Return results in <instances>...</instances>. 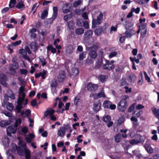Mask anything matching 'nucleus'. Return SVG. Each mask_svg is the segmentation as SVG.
Returning <instances> with one entry per match:
<instances>
[{"instance_id": "f257e3e1", "label": "nucleus", "mask_w": 159, "mask_h": 159, "mask_svg": "<svg viewBox=\"0 0 159 159\" xmlns=\"http://www.w3.org/2000/svg\"><path fill=\"white\" fill-rule=\"evenodd\" d=\"M18 145V146L15 145V150L18 154L21 156H23L25 154V159H30V150L26 149V143L20 141Z\"/></svg>"}, {"instance_id": "f03ea898", "label": "nucleus", "mask_w": 159, "mask_h": 159, "mask_svg": "<svg viewBox=\"0 0 159 159\" xmlns=\"http://www.w3.org/2000/svg\"><path fill=\"white\" fill-rule=\"evenodd\" d=\"M121 99L117 103V108L120 112H124L128 106L126 100L129 99L128 95H123L121 97Z\"/></svg>"}, {"instance_id": "7ed1b4c3", "label": "nucleus", "mask_w": 159, "mask_h": 159, "mask_svg": "<svg viewBox=\"0 0 159 159\" xmlns=\"http://www.w3.org/2000/svg\"><path fill=\"white\" fill-rule=\"evenodd\" d=\"M103 18V14L100 12L96 19L93 18L92 21V26L93 28H95L97 25H100L102 21Z\"/></svg>"}, {"instance_id": "20e7f679", "label": "nucleus", "mask_w": 159, "mask_h": 159, "mask_svg": "<svg viewBox=\"0 0 159 159\" xmlns=\"http://www.w3.org/2000/svg\"><path fill=\"white\" fill-rule=\"evenodd\" d=\"M90 50L89 52V56L90 58L92 59L96 58L98 56L97 51L98 47L96 45H93L90 48Z\"/></svg>"}, {"instance_id": "39448f33", "label": "nucleus", "mask_w": 159, "mask_h": 159, "mask_svg": "<svg viewBox=\"0 0 159 159\" xmlns=\"http://www.w3.org/2000/svg\"><path fill=\"white\" fill-rule=\"evenodd\" d=\"M19 67V65L17 62L13 63L12 64L10 65L9 68V71L11 74L15 75L16 73V70Z\"/></svg>"}, {"instance_id": "423d86ee", "label": "nucleus", "mask_w": 159, "mask_h": 159, "mask_svg": "<svg viewBox=\"0 0 159 159\" xmlns=\"http://www.w3.org/2000/svg\"><path fill=\"white\" fill-rule=\"evenodd\" d=\"M79 70L77 68H72L69 73V76L70 78L73 79H76L79 75Z\"/></svg>"}, {"instance_id": "0eeeda50", "label": "nucleus", "mask_w": 159, "mask_h": 159, "mask_svg": "<svg viewBox=\"0 0 159 159\" xmlns=\"http://www.w3.org/2000/svg\"><path fill=\"white\" fill-rule=\"evenodd\" d=\"M106 63L102 66V69L103 70L110 71L114 68V65L112 64L109 63V61L106 60Z\"/></svg>"}, {"instance_id": "6e6552de", "label": "nucleus", "mask_w": 159, "mask_h": 159, "mask_svg": "<svg viewBox=\"0 0 159 159\" xmlns=\"http://www.w3.org/2000/svg\"><path fill=\"white\" fill-rule=\"evenodd\" d=\"M98 88L97 84H93L91 83H88L87 85V89L89 91L92 92L96 91Z\"/></svg>"}, {"instance_id": "1a4fd4ad", "label": "nucleus", "mask_w": 159, "mask_h": 159, "mask_svg": "<svg viewBox=\"0 0 159 159\" xmlns=\"http://www.w3.org/2000/svg\"><path fill=\"white\" fill-rule=\"evenodd\" d=\"M111 117L109 116H104L103 118V120L106 123H108L107 126L108 127H111L113 125V122L111 121Z\"/></svg>"}, {"instance_id": "9d476101", "label": "nucleus", "mask_w": 159, "mask_h": 159, "mask_svg": "<svg viewBox=\"0 0 159 159\" xmlns=\"http://www.w3.org/2000/svg\"><path fill=\"white\" fill-rule=\"evenodd\" d=\"M106 27H105L104 29L102 26H98L95 30L94 31L95 34L96 35L99 36L102 32L104 33L106 32Z\"/></svg>"}, {"instance_id": "9b49d317", "label": "nucleus", "mask_w": 159, "mask_h": 159, "mask_svg": "<svg viewBox=\"0 0 159 159\" xmlns=\"http://www.w3.org/2000/svg\"><path fill=\"white\" fill-rule=\"evenodd\" d=\"M93 31L92 30H88L85 32L84 35V40L87 42L88 40L92 35Z\"/></svg>"}, {"instance_id": "f8f14e48", "label": "nucleus", "mask_w": 159, "mask_h": 159, "mask_svg": "<svg viewBox=\"0 0 159 159\" xmlns=\"http://www.w3.org/2000/svg\"><path fill=\"white\" fill-rule=\"evenodd\" d=\"M18 125L15 124L14 125H10L7 128V131H9L13 134L16 133Z\"/></svg>"}, {"instance_id": "ddd939ff", "label": "nucleus", "mask_w": 159, "mask_h": 159, "mask_svg": "<svg viewBox=\"0 0 159 159\" xmlns=\"http://www.w3.org/2000/svg\"><path fill=\"white\" fill-rule=\"evenodd\" d=\"M71 7L68 3L63 4L62 8L63 9V13L66 14L70 12L71 11Z\"/></svg>"}, {"instance_id": "4468645a", "label": "nucleus", "mask_w": 159, "mask_h": 159, "mask_svg": "<svg viewBox=\"0 0 159 159\" xmlns=\"http://www.w3.org/2000/svg\"><path fill=\"white\" fill-rule=\"evenodd\" d=\"M59 74L57 78L59 82H62L66 77L65 71L63 70H61L59 71Z\"/></svg>"}, {"instance_id": "2eb2a0df", "label": "nucleus", "mask_w": 159, "mask_h": 159, "mask_svg": "<svg viewBox=\"0 0 159 159\" xmlns=\"http://www.w3.org/2000/svg\"><path fill=\"white\" fill-rule=\"evenodd\" d=\"M101 103L99 101H98L94 103L93 106V109L94 111L97 112L100 109Z\"/></svg>"}, {"instance_id": "dca6fc26", "label": "nucleus", "mask_w": 159, "mask_h": 159, "mask_svg": "<svg viewBox=\"0 0 159 159\" xmlns=\"http://www.w3.org/2000/svg\"><path fill=\"white\" fill-rule=\"evenodd\" d=\"M135 31L132 29L127 30L125 32V36L126 38H130L133 35L135 34Z\"/></svg>"}, {"instance_id": "f3484780", "label": "nucleus", "mask_w": 159, "mask_h": 159, "mask_svg": "<svg viewBox=\"0 0 159 159\" xmlns=\"http://www.w3.org/2000/svg\"><path fill=\"white\" fill-rule=\"evenodd\" d=\"M138 137L139 138V140H136L134 139H132L129 141V143L130 144L132 145L137 144L141 142V138L142 137V136L139 135H138Z\"/></svg>"}, {"instance_id": "a211bd4d", "label": "nucleus", "mask_w": 159, "mask_h": 159, "mask_svg": "<svg viewBox=\"0 0 159 159\" xmlns=\"http://www.w3.org/2000/svg\"><path fill=\"white\" fill-rule=\"evenodd\" d=\"M108 76L103 75H100L98 77V79L101 83H103L106 82Z\"/></svg>"}, {"instance_id": "6ab92c4d", "label": "nucleus", "mask_w": 159, "mask_h": 159, "mask_svg": "<svg viewBox=\"0 0 159 159\" xmlns=\"http://www.w3.org/2000/svg\"><path fill=\"white\" fill-rule=\"evenodd\" d=\"M145 148L147 152L150 153L153 152V149L151 147L150 145L148 143H146L145 145Z\"/></svg>"}, {"instance_id": "aec40b11", "label": "nucleus", "mask_w": 159, "mask_h": 159, "mask_svg": "<svg viewBox=\"0 0 159 159\" xmlns=\"http://www.w3.org/2000/svg\"><path fill=\"white\" fill-rule=\"evenodd\" d=\"M66 133L64 128L63 127H61L59 129L58 131L57 134L59 136L63 137L64 136Z\"/></svg>"}, {"instance_id": "412c9836", "label": "nucleus", "mask_w": 159, "mask_h": 159, "mask_svg": "<svg viewBox=\"0 0 159 159\" xmlns=\"http://www.w3.org/2000/svg\"><path fill=\"white\" fill-rule=\"evenodd\" d=\"M134 155L136 156L137 159H140L143 157L142 155L140 153V151L138 150H134L132 151Z\"/></svg>"}, {"instance_id": "4be33fe9", "label": "nucleus", "mask_w": 159, "mask_h": 159, "mask_svg": "<svg viewBox=\"0 0 159 159\" xmlns=\"http://www.w3.org/2000/svg\"><path fill=\"white\" fill-rule=\"evenodd\" d=\"M103 64L102 58H98L97 61L96 63L95 67L96 68L99 69L102 65Z\"/></svg>"}, {"instance_id": "5701e85b", "label": "nucleus", "mask_w": 159, "mask_h": 159, "mask_svg": "<svg viewBox=\"0 0 159 159\" xmlns=\"http://www.w3.org/2000/svg\"><path fill=\"white\" fill-rule=\"evenodd\" d=\"M37 30L36 28H33L30 30V32L31 34V37L33 38H35L37 37V35L35 33L36 32Z\"/></svg>"}, {"instance_id": "b1692460", "label": "nucleus", "mask_w": 159, "mask_h": 159, "mask_svg": "<svg viewBox=\"0 0 159 159\" xmlns=\"http://www.w3.org/2000/svg\"><path fill=\"white\" fill-rule=\"evenodd\" d=\"M21 42V41L20 40L16 41L12 43L11 44L8 45L7 47H12L13 48L14 47H15L16 46L19 45Z\"/></svg>"}, {"instance_id": "393cba45", "label": "nucleus", "mask_w": 159, "mask_h": 159, "mask_svg": "<svg viewBox=\"0 0 159 159\" xmlns=\"http://www.w3.org/2000/svg\"><path fill=\"white\" fill-rule=\"evenodd\" d=\"M30 46L32 49H33L34 51H35L38 49V45L34 42H32Z\"/></svg>"}, {"instance_id": "a878e982", "label": "nucleus", "mask_w": 159, "mask_h": 159, "mask_svg": "<svg viewBox=\"0 0 159 159\" xmlns=\"http://www.w3.org/2000/svg\"><path fill=\"white\" fill-rule=\"evenodd\" d=\"M73 13L71 12L69 14L66 15L64 16L63 20L66 22L67 21L71 19L73 16Z\"/></svg>"}, {"instance_id": "bb28decb", "label": "nucleus", "mask_w": 159, "mask_h": 159, "mask_svg": "<svg viewBox=\"0 0 159 159\" xmlns=\"http://www.w3.org/2000/svg\"><path fill=\"white\" fill-rule=\"evenodd\" d=\"M137 25L138 27L141 30L147 29V24L146 23H144L143 24H137Z\"/></svg>"}, {"instance_id": "cd10ccee", "label": "nucleus", "mask_w": 159, "mask_h": 159, "mask_svg": "<svg viewBox=\"0 0 159 159\" xmlns=\"http://www.w3.org/2000/svg\"><path fill=\"white\" fill-rule=\"evenodd\" d=\"M7 93L9 95V97L12 99H15V94L14 93L13 91L10 89H8L7 91Z\"/></svg>"}, {"instance_id": "c85d7f7f", "label": "nucleus", "mask_w": 159, "mask_h": 159, "mask_svg": "<svg viewBox=\"0 0 159 159\" xmlns=\"http://www.w3.org/2000/svg\"><path fill=\"white\" fill-rule=\"evenodd\" d=\"M9 125L8 122L7 120H3L0 122V126L2 127H5Z\"/></svg>"}, {"instance_id": "c756f323", "label": "nucleus", "mask_w": 159, "mask_h": 159, "mask_svg": "<svg viewBox=\"0 0 159 159\" xmlns=\"http://www.w3.org/2000/svg\"><path fill=\"white\" fill-rule=\"evenodd\" d=\"M47 50L48 51H50L53 54L55 53L56 52V48H53L52 44H50L47 47Z\"/></svg>"}, {"instance_id": "7c9ffc66", "label": "nucleus", "mask_w": 159, "mask_h": 159, "mask_svg": "<svg viewBox=\"0 0 159 159\" xmlns=\"http://www.w3.org/2000/svg\"><path fill=\"white\" fill-rule=\"evenodd\" d=\"M135 76L134 74H130L128 76V80L130 82H132L134 81L135 79Z\"/></svg>"}, {"instance_id": "2f4dec72", "label": "nucleus", "mask_w": 159, "mask_h": 159, "mask_svg": "<svg viewBox=\"0 0 159 159\" xmlns=\"http://www.w3.org/2000/svg\"><path fill=\"white\" fill-rule=\"evenodd\" d=\"M111 103L109 101L105 100L103 102V106L104 108H109Z\"/></svg>"}, {"instance_id": "473e14b6", "label": "nucleus", "mask_w": 159, "mask_h": 159, "mask_svg": "<svg viewBox=\"0 0 159 159\" xmlns=\"http://www.w3.org/2000/svg\"><path fill=\"white\" fill-rule=\"evenodd\" d=\"M133 25L134 24L133 23L128 21H126L125 24H124V26L126 29H128L129 28L132 27Z\"/></svg>"}, {"instance_id": "72a5a7b5", "label": "nucleus", "mask_w": 159, "mask_h": 159, "mask_svg": "<svg viewBox=\"0 0 159 159\" xmlns=\"http://www.w3.org/2000/svg\"><path fill=\"white\" fill-rule=\"evenodd\" d=\"M84 30L83 28H79L75 30V33L77 35H81L84 33Z\"/></svg>"}, {"instance_id": "f704fd0d", "label": "nucleus", "mask_w": 159, "mask_h": 159, "mask_svg": "<svg viewBox=\"0 0 159 159\" xmlns=\"http://www.w3.org/2000/svg\"><path fill=\"white\" fill-rule=\"evenodd\" d=\"M151 110L155 116H156L159 113V109H157L155 107H152L151 108Z\"/></svg>"}, {"instance_id": "c9c22d12", "label": "nucleus", "mask_w": 159, "mask_h": 159, "mask_svg": "<svg viewBox=\"0 0 159 159\" xmlns=\"http://www.w3.org/2000/svg\"><path fill=\"white\" fill-rule=\"evenodd\" d=\"M67 25L70 30H72L73 28L74 23L72 20H70L67 23Z\"/></svg>"}, {"instance_id": "e433bc0d", "label": "nucleus", "mask_w": 159, "mask_h": 159, "mask_svg": "<svg viewBox=\"0 0 159 159\" xmlns=\"http://www.w3.org/2000/svg\"><path fill=\"white\" fill-rule=\"evenodd\" d=\"M48 11L47 10H43L41 15V18L42 19H44L47 17L48 15Z\"/></svg>"}, {"instance_id": "4c0bfd02", "label": "nucleus", "mask_w": 159, "mask_h": 159, "mask_svg": "<svg viewBox=\"0 0 159 159\" xmlns=\"http://www.w3.org/2000/svg\"><path fill=\"white\" fill-rule=\"evenodd\" d=\"M57 85V82L55 79L52 80L51 82L50 86L51 88H56Z\"/></svg>"}, {"instance_id": "58836bf2", "label": "nucleus", "mask_w": 159, "mask_h": 159, "mask_svg": "<svg viewBox=\"0 0 159 159\" xmlns=\"http://www.w3.org/2000/svg\"><path fill=\"white\" fill-rule=\"evenodd\" d=\"M121 136L120 134H116L115 137V140L116 143H119L121 140Z\"/></svg>"}, {"instance_id": "ea45409f", "label": "nucleus", "mask_w": 159, "mask_h": 159, "mask_svg": "<svg viewBox=\"0 0 159 159\" xmlns=\"http://www.w3.org/2000/svg\"><path fill=\"white\" fill-rule=\"evenodd\" d=\"M40 62L41 63L42 65L43 66L46 64V60L43 56H41L39 58Z\"/></svg>"}, {"instance_id": "a19ab883", "label": "nucleus", "mask_w": 159, "mask_h": 159, "mask_svg": "<svg viewBox=\"0 0 159 159\" xmlns=\"http://www.w3.org/2000/svg\"><path fill=\"white\" fill-rule=\"evenodd\" d=\"M6 107L8 110L12 111L13 110L14 106L12 103L9 102L7 104Z\"/></svg>"}, {"instance_id": "79ce46f5", "label": "nucleus", "mask_w": 159, "mask_h": 159, "mask_svg": "<svg viewBox=\"0 0 159 159\" xmlns=\"http://www.w3.org/2000/svg\"><path fill=\"white\" fill-rule=\"evenodd\" d=\"M83 20L81 19H78L76 20V25L80 27L82 26L83 22Z\"/></svg>"}, {"instance_id": "37998d69", "label": "nucleus", "mask_w": 159, "mask_h": 159, "mask_svg": "<svg viewBox=\"0 0 159 159\" xmlns=\"http://www.w3.org/2000/svg\"><path fill=\"white\" fill-rule=\"evenodd\" d=\"M47 72V71L46 70H43L42 72H40L39 73V75H40V77L41 76L42 79H45V75H46Z\"/></svg>"}, {"instance_id": "c03bdc74", "label": "nucleus", "mask_w": 159, "mask_h": 159, "mask_svg": "<svg viewBox=\"0 0 159 159\" xmlns=\"http://www.w3.org/2000/svg\"><path fill=\"white\" fill-rule=\"evenodd\" d=\"M24 6L25 5L23 3V1H21L16 5V7L18 9H20L24 7Z\"/></svg>"}, {"instance_id": "a18cd8bd", "label": "nucleus", "mask_w": 159, "mask_h": 159, "mask_svg": "<svg viewBox=\"0 0 159 159\" xmlns=\"http://www.w3.org/2000/svg\"><path fill=\"white\" fill-rule=\"evenodd\" d=\"M0 80H7V77L6 75L2 72H0Z\"/></svg>"}, {"instance_id": "49530a36", "label": "nucleus", "mask_w": 159, "mask_h": 159, "mask_svg": "<svg viewBox=\"0 0 159 159\" xmlns=\"http://www.w3.org/2000/svg\"><path fill=\"white\" fill-rule=\"evenodd\" d=\"M86 52H83L79 55V59L80 60H82L86 57Z\"/></svg>"}, {"instance_id": "de8ad7c7", "label": "nucleus", "mask_w": 159, "mask_h": 159, "mask_svg": "<svg viewBox=\"0 0 159 159\" xmlns=\"http://www.w3.org/2000/svg\"><path fill=\"white\" fill-rule=\"evenodd\" d=\"M37 3H35L33 5L31 8V11H33V14H34L36 12L37 8L39 6V5H38L37 6Z\"/></svg>"}, {"instance_id": "09e8293b", "label": "nucleus", "mask_w": 159, "mask_h": 159, "mask_svg": "<svg viewBox=\"0 0 159 159\" xmlns=\"http://www.w3.org/2000/svg\"><path fill=\"white\" fill-rule=\"evenodd\" d=\"M81 102V100L79 97H78L77 96H76L75 97L74 102L75 105L76 106H77V105L79 104V103H80Z\"/></svg>"}, {"instance_id": "8fccbe9b", "label": "nucleus", "mask_w": 159, "mask_h": 159, "mask_svg": "<svg viewBox=\"0 0 159 159\" xmlns=\"http://www.w3.org/2000/svg\"><path fill=\"white\" fill-rule=\"evenodd\" d=\"M23 108L22 105L21 104H18L16 107V109L17 110V112L19 113L21 111V109Z\"/></svg>"}, {"instance_id": "3c124183", "label": "nucleus", "mask_w": 159, "mask_h": 159, "mask_svg": "<svg viewBox=\"0 0 159 159\" xmlns=\"http://www.w3.org/2000/svg\"><path fill=\"white\" fill-rule=\"evenodd\" d=\"M99 96L100 98H106V96L104 94L103 89H102L98 93Z\"/></svg>"}, {"instance_id": "603ef678", "label": "nucleus", "mask_w": 159, "mask_h": 159, "mask_svg": "<svg viewBox=\"0 0 159 159\" xmlns=\"http://www.w3.org/2000/svg\"><path fill=\"white\" fill-rule=\"evenodd\" d=\"M141 32L140 37L142 38H143L145 37L146 35L147 32V29L141 30Z\"/></svg>"}, {"instance_id": "864d4df0", "label": "nucleus", "mask_w": 159, "mask_h": 159, "mask_svg": "<svg viewBox=\"0 0 159 159\" xmlns=\"http://www.w3.org/2000/svg\"><path fill=\"white\" fill-rule=\"evenodd\" d=\"M16 0H11L9 6L10 7L13 8L14 7L15 5L16 4Z\"/></svg>"}, {"instance_id": "5fc2aeb1", "label": "nucleus", "mask_w": 159, "mask_h": 159, "mask_svg": "<svg viewBox=\"0 0 159 159\" xmlns=\"http://www.w3.org/2000/svg\"><path fill=\"white\" fill-rule=\"evenodd\" d=\"M7 156V159H13L14 156L12 155L10 152L9 150L6 153Z\"/></svg>"}, {"instance_id": "6e6d98bb", "label": "nucleus", "mask_w": 159, "mask_h": 159, "mask_svg": "<svg viewBox=\"0 0 159 159\" xmlns=\"http://www.w3.org/2000/svg\"><path fill=\"white\" fill-rule=\"evenodd\" d=\"M53 13L52 15L53 16H57L58 13V8L57 7H53Z\"/></svg>"}, {"instance_id": "4d7b16f0", "label": "nucleus", "mask_w": 159, "mask_h": 159, "mask_svg": "<svg viewBox=\"0 0 159 159\" xmlns=\"http://www.w3.org/2000/svg\"><path fill=\"white\" fill-rule=\"evenodd\" d=\"M82 2V1L81 0H78L77 1L75 2L73 4V6L75 7H76L78 6Z\"/></svg>"}, {"instance_id": "13d9d810", "label": "nucleus", "mask_w": 159, "mask_h": 159, "mask_svg": "<svg viewBox=\"0 0 159 159\" xmlns=\"http://www.w3.org/2000/svg\"><path fill=\"white\" fill-rule=\"evenodd\" d=\"M135 105V103H133L129 107L128 110V111L129 112H131L134 110Z\"/></svg>"}, {"instance_id": "bf43d9fd", "label": "nucleus", "mask_w": 159, "mask_h": 159, "mask_svg": "<svg viewBox=\"0 0 159 159\" xmlns=\"http://www.w3.org/2000/svg\"><path fill=\"white\" fill-rule=\"evenodd\" d=\"M144 75L145 80H147L148 83L150 82H151L150 78L148 76L146 72H144Z\"/></svg>"}, {"instance_id": "052dcab7", "label": "nucleus", "mask_w": 159, "mask_h": 159, "mask_svg": "<svg viewBox=\"0 0 159 159\" xmlns=\"http://www.w3.org/2000/svg\"><path fill=\"white\" fill-rule=\"evenodd\" d=\"M117 25L115 26H112L110 28V33L111 34L113 31L116 32L117 31Z\"/></svg>"}, {"instance_id": "680f3d73", "label": "nucleus", "mask_w": 159, "mask_h": 159, "mask_svg": "<svg viewBox=\"0 0 159 159\" xmlns=\"http://www.w3.org/2000/svg\"><path fill=\"white\" fill-rule=\"evenodd\" d=\"M56 16L52 15L51 18L48 19V24L52 23L53 21L56 19Z\"/></svg>"}, {"instance_id": "e2e57ef3", "label": "nucleus", "mask_w": 159, "mask_h": 159, "mask_svg": "<svg viewBox=\"0 0 159 159\" xmlns=\"http://www.w3.org/2000/svg\"><path fill=\"white\" fill-rule=\"evenodd\" d=\"M25 99L21 98V97H19L18 100L17 101V103L18 104H21V105H22L23 102L24 101Z\"/></svg>"}, {"instance_id": "0e129e2a", "label": "nucleus", "mask_w": 159, "mask_h": 159, "mask_svg": "<svg viewBox=\"0 0 159 159\" xmlns=\"http://www.w3.org/2000/svg\"><path fill=\"white\" fill-rule=\"evenodd\" d=\"M63 127L64 128V130H65V129L69 130L70 133H71L72 132V130L71 129V127L69 125H66Z\"/></svg>"}, {"instance_id": "69168bd1", "label": "nucleus", "mask_w": 159, "mask_h": 159, "mask_svg": "<svg viewBox=\"0 0 159 159\" xmlns=\"http://www.w3.org/2000/svg\"><path fill=\"white\" fill-rule=\"evenodd\" d=\"M117 54V53L116 52H111L109 55V57L110 58H111L116 56Z\"/></svg>"}, {"instance_id": "338daca9", "label": "nucleus", "mask_w": 159, "mask_h": 159, "mask_svg": "<svg viewBox=\"0 0 159 159\" xmlns=\"http://www.w3.org/2000/svg\"><path fill=\"white\" fill-rule=\"evenodd\" d=\"M19 53L23 55V57L26 56L27 53L25 50L24 49H20L19 51Z\"/></svg>"}, {"instance_id": "774afa93", "label": "nucleus", "mask_w": 159, "mask_h": 159, "mask_svg": "<svg viewBox=\"0 0 159 159\" xmlns=\"http://www.w3.org/2000/svg\"><path fill=\"white\" fill-rule=\"evenodd\" d=\"M20 71L21 74L26 75L28 72V70L25 69H20Z\"/></svg>"}]
</instances>
